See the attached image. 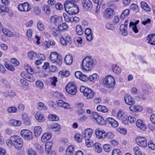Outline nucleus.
<instances>
[{"label": "nucleus", "mask_w": 155, "mask_h": 155, "mask_svg": "<svg viewBox=\"0 0 155 155\" xmlns=\"http://www.w3.org/2000/svg\"><path fill=\"white\" fill-rule=\"evenodd\" d=\"M64 6L66 12L68 14L75 15L79 12L78 6L71 1H66L64 4Z\"/></svg>", "instance_id": "obj_1"}, {"label": "nucleus", "mask_w": 155, "mask_h": 155, "mask_svg": "<svg viewBox=\"0 0 155 155\" xmlns=\"http://www.w3.org/2000/svg\"><path fill=\"white\" fill-rule=\"evenodd\" d=\"M96 63L95 59L90 56H87L82 61V66L84 70L91 71L95 66Z\"/></svg>", "instance_id": "obj_2"}, {"label": "nucleus", "mask_w": 155, "mask_h": 155, "mask_svg": "<svg viewBox=\"0 0 155 155\" xmlns=\"http://www.w3.org/2000/svg\"><path fill=\"white\" fill-rule=\"evenodd\" d=\"M49 59L52 63H56L58 65L60 66L62 63L61 56L56 52H53L51 54Z\"/></svg>", "instance_id": "obj_3"}, {"label": "nucleus", "mask_w": 155, "mask_h": 155, "mask_svg": "<svg viewBox=\"0 0 155 155\" xmlns=\"http://www.w3.org/2000/svg\"><path fill=\"white\" fill-rule=\"evenodd\" d=\"M103 83L104 86L107 88H113L115 86V81L112 76L108 75L104 78Z\"/></svg>", "instance_id": "obj_4"}, {"label": "nucleus", "mask_w": 155, "mask_h": 155, "mask_svg": "<svg viewBox=\"0 0 155 155\" xmlns=\"http://www.w3.org/2000/svg\"><path fill=\"white\" fill-rule=\"evenodd\" d=\"M12 140L13 142V146L17 150L20 149L23 144L22 139L19 136L14 135L12 136Z\"/></svg>", "instance_id": "obj_5"}, {"label": "nucleus", "mask_w": 155, "mask_h": 155, "mask_svg": "<svg viewBox=\"0 0 155 155\" xmlns=\"http://www.w3.org/2000/svg\"><path fill=\"white\" fill-rule=\"evenodd\" d=\"M80 90L87 99H92L94 97V93L92 90L89 88L85 87L82 86L80 87Z\"/></svg>", "instance_id": "obj_6"}, {"label": "nucleus", "mask_w": 155, "mask_h": 155, "mask_svg": "<svg viewBox=\"0 0 155 155\" xmlns=\"http://www.w3.org/2000/svg\"><path fill=\"white\" fill-rule=\"evenodd\" d=\"M66 90L68 93L71 95L75 94L77 91L76 86L72 82H70L66 86Z\"/></svg>", "instance_id": "obj_7"}, {"label": "nucleus", "mask_w": 155, "mask_h": 155, "mask_svg": "<svg viewBox=\"0 0 155 155\" xmlns=\"http://www.w3.org/2000/svg\"><path fill=\"white\" fill-rule=\"evenodd\" d=\"M20 134L25 140H32L33 137L32 133L29 130L27 129H23L21 130Z\"/></svg>", "instance_id": "obj_8"}, {"label": "nucleus", "mask_w": 155, "mask_h": 155, "mask_svg": "<svg viewBox=\"0 0 155 155\" xmlns=\"http://www.w3.org/2000/svg\"><path fill=\"white\" fill-rule=\"evenodd\" d=\"M114 14V10L110 8L106 9L103 13L104 19H109L112 18Z\"/></svg>", "instance_id": "obj_9"}, {"label": "nucleus", "mask_w": 155, "mask_h": 155, "mask_svg": "<svg viewBox=\"0 0 155 155\" xmlns=\"http://www.w3.org/2000/svg\"><path fill=\"white\" fill-rule=\"evenodd\" d=\"M92 117L96 121V123L100 125L105 124V122L103 117L99 115L97 113L94 112L92 114Z\"/></svg>", "instance_id": "obj_10"}, {"label": "nucleus", "mask_w": 155, "mask_h": 155, "mask_svg": "<svg viewBox=\"0 0 155 155\" xmlns=\"http://www.w3.org/2000/svg\"><path fill=\"white\" fill-rule=\"evenodd\" d=\"M50 23L55 26H58L62 21V17L55 15L52 16L49 19Z\"/></svg>", "instance_id": "obj_11"}, {"label": "nucleus", "mask_w": 155, "mask_h": 155, "mask_svg": "<svg viewBox=\"0 0 155 155\" xmlns=\"http://www.w3.org/2000/svg\"><path fill=\"white\" fill-rule=\"evenodd\" d=\"M18 8L21 11L29 12L31 9V6L28 3L25 2L19 4Z\"/></svg>", "instance_id": "obj_12"}, {"label": "nucleus", "mask_w": 155, "mask_h": 155, "mask_svg": "<svg viewBox=\"0 0 155 155\" xmlns=\"http://www.w3.org/2000/svg\"><path fill=\"white\" fill-rule=\"evenodd\" d=\"M135 140L136 143L140 146L143 147H145L147 146V141L145 138L138 136L137 137Z\"/></svg>", "instance_id": "obj_13"}, {"label": "nucleus", "mask_w": 155, "mask_h": 155, "mask_svg": "<svg viewBox=\"0 0 155 155\" xmlns=\"http://www.w3.org/2000/svg\"><path fill=\"white\" fill-rule=\"evenodd\" d=\"M53 145V143L51 141L47 142L45 145V151L48 153L47 155H56V153L54 151H51Z\"/></svg>", "instance_id": "obj_14"}, {"label": "nucleus", "mask_w": 155, "mask_h": 155, "mask_svg": "<svg viewBox=\"0 0 155 155\" xmlns=\"http://www.w3.org/2000/svg\"><path fill=\"white\" fill-rule=\"evenodd\" d=\"M93 132V130L91 128H87L85 129L82 132V138L85 139L90 138Z\"/></svg>", "instance_id": "obj_15"}, {"label": "nucleus", "mask_w": 155, "mask_h": 155, "mask_svg": "<svg viewBox=\"0 0 155 155\" xmlns=\"http://www.w3.org/2000/svg\"><path fill=\"white\" fill-rule=\"evenodd\" d=\"M82 4L84 8L86 11L91 10L93 7L92 3L89 0H82Z\"/></svg>", "instance_id": "obj_16"}, {"label": "nucleus", "mask_w": 155, "mask_h": 155, "mask_svg": "<svg viewBox=\"0 0 155 155\" xmlns=\"http://www.w3.org/2000/svg\"><path fill=\"white\" fill-rule=\"evenodd\" d=\"M125 103L127 105H131L134 104L135 103L134 99L132 97L128 94H126L124 97Z\"/></svg>", "instance_id": "obj_17"}, {"label": "nucleus", "mask_w": 155, "mask_h": 155, "mask_svg": "<svg viewBox=\"0 0 155 155\" xmlns=\"http://www.w3.org/2000/svg\"><path fill=\"white\" fill-rule=\"evenodd\" d=\"M106 123L110 124L114 127H117L118 125V122L115 120L111 117H108L106 119Z\"/></svg>", "instance_id": "obj_18"}, {"label": "nucleus", "mask_w": 155, "mask_h": 155, "mask_svg": "<svg viewBox=\"0 0 155 155\" xmlns=\"http://www.w3.org/2000/svg\"><path fill=\"white\" fill-rule=\"evenodd\" d=\"M136 124L138 128L143 130H144L146 129V125L144 121L141 120H138L136 121Z\"/></svg>", "instance_id": "obj_19"}, {"label": "nucleus", "mask_w": 155, "mask_h": 155, "mask_svg": "<svg viewBox=\"0 0 155 155\" xmlns=\"http://www.w3.org/2000/svg\"><path fill=\"white\" fill-rule=\"evenodd\" d=\"M49 128L54 131H59L61 128V126L58 123H53L49 126Z\"/></svg>", "instance_id": "obj_20"}, {"label": "nucleus", "mask_w": 155, "mask_h": 155, "mask_svg": "<svg viewBox=\"0 0 155 155\" xmlns=\"http://www.w3.org/2000/svg\"><path fill=\"white\" fill-rule=\"evenodd\" d=\"M36 119L40 122H42L45 120L44 115L40 112H37L35 115Z\"/></svg>", "instance_id": "obj_21"}, {"label": "nucleus", "mask_w": 155, "mask_h": 155, "mask_svg": "<svg viewBox=\"0 0 155 155\" xmlns=\"http://www.w3.org/2000/svg\"><path fill=\"white\" fill-rule=\"evenodd\" d=\"M0 83L2 85H4L5 87L8 88H11V84L8 81L4 78H0Z\"/></svg>", "instance_id": "obj_22"}, {"label": "nucleus", "mask_w": 155, "mask_h": 155, "mask_svg": "<svg viewBox=\"0 0 155 155\" xmlns=\"http://www.w3.org/2000/svg\"><path fill=\"white\" fill-rule=\"evenodd\" d=\"M95 134L97 137L99 139L105 138L104 134L105 132L104 130H100L97 129L95 131Z\"/></svg>", "instance_id": "obj_23"}, {"label": "nucleus", "mask_w": 155, "mask_h": 155, "mask_svg": "<svg viewBox=\"0 0 155 155\" xmlns=\"http://www.w3.org/2000/svg\"><path fill=\"white\" fill-rule=\"evenodd\" d=\"M35 136L38 137L40 136L42 132V129L41 127L36 126L34 127V130Z\"/></svg>", "instance_id": "obj_24"}, {"label": "nucleus", "mask_w": 155, "mask_h": 155, "mask_svg": "<svg viewBox=\"0 0 155 155\" xmlns=\"http://www.w3.org/2000/svg\"><path fill=\"white\" fill-rule=\"evenodd\" d=\"M148 42L151 45H155V34L149 35L147 37Z\"/></svg>", "instance_id": "obj_25"}, {"label": "nucleus", "mask_w": 155, "mask_h": 155, "mask_svg": "<svg viewBox=\"0 0 155 155\" xmlns=\"http://www.w3.org/2000/svg\"><path fill=\"white\" fill-rule=\"evenodd\" d=\"M51 137L50 133H46L44 134L41 137V140L42 142H46L49 140Z\"/></svg>", "instance_id": "obj_26"}, {"label": "nucleus", "mask_w": 155, "mask_h": 155, "mask_svg": "<svg viewBox=\"0 0 155 155\" xmlns=\"http://www.w3.org/2000/svg\"><path fill=\"white\" fill-rule=\"evenodd\" d=\"M9 124L15 127L19 126L21 124L20 120H17L15 119L10 120L9 121Z\"/></svg>", "instance_id": "obj_27"}, {"label": "nucleus", "mask_w": 155, "mask_h": 155, "mask_svg": "<svg viewBox=\"0 0 155 155\" xmlns=\"http://www.w3.org/2000/svg\"><path fill=\"white\" fill-rule=\"evenodd\" d=\"M2 31L4 34L9 37H12L13 36L12 32L7 28H2Z\"/></svg>", "instance_id": "obj_28"}, {"label": "nucleus", "mask_w": 155, "mask_h": 155, "mask_svg": "<svg viewBox=\"0 0 155 155\" xmlns=\"http://www.w3.org/2000/svg\"><path fill=\"white\" fill-rule=\"evenodd\" d=\"M99 79V75L97 74L94 73L92 75H90L88 77V81L94 82L97 81Z\"/></svg>", "instance_id": "obj_29"}, {"label": "nucleus", "mask_w": 155, "mask_h": 155, "mask_svg": "<svg viewBox=\"0 0 155 155\" xmlns=\"http://www.w3.org/2000/svg\"><path fill=\"white\" fill-rule=\"evenodd\" d=\"M37 54L33 51H31L28 52V58L30 60L35 59L37 58Z\"/></svg>", "instance_id": "obj_30"}, {"label": "nucleus", "mask_w": 155, "mask_h": 155, "mask_svg": "<svg viewBox=\"0 0 155 155\" xmlns=\"http://www.w3.org/2000/svg\"><path fill=\"white\" fill-rule=\"evenodd\" d=\"M130 110L133 112H140L142 110V107L139 105L131 106L130 107Z\"/></svg>", "instance_id": "obj_31"}, {"label": "nucleus", "mask_w": 155, "mask_h": 155, "mask_svg": "<svg viewBox=\"0 0 155 155\" xmlns=\"http://www.w3.org/2000/svg\"><path fill=\"white\" fill-rule=\"evenodd\" d=\"M49 28L52 32L53 35L55 37H57L60 34V31L59 30H57L54 27H49Z\"/></svg>", "instance_id": "obj_32"}, {"label": "nucleus", "mask_w": 155, "mask_h": 155, "mask_svg": "<svg viewBox=\"0 0 155 155\" xmlns=\"http://www.w3.org/2000/svg\"><path fill=\"white\" fill-rule=\"evenodd\" d=\"M64 61L65 63L67 65H70L71 64L73 61V58L70 54L65 56Z\"/></svg>", "instance_id": "obj_33"}, {"label": "nucleus", "mask_w": 155, "mask_h": 155, "mask_svg": "<svg viewBox=\"0 0 155 155\" xmlns=\"http://www.w3.org/2000/svg\"><path fill=\"white\" fill-rule=\"evenodd\" d=\"M22 119L24 124L26 125H30L31 124V121L28 115L24 114L22 115Z\"/></svg>", "instance_id": "obj_34"}, {"label": "nucleus", "mask_w": 155, "mask_h": 155, "mask_svg": "<svg viewBox=\"0 0 155 155\" xmlns=\"http://www.w3.org/2000/svg\"><path fill=\"white\" fill-rule=\"evenodd\" d=\"M127 116L125 112L122 110H119L117 114V117L120 120L123 119Z\"/></svg>", "instance_id": "obj_35"}, {"label": "nucleus", "mask_w": 155, "mask_h": 155, "mask_svg": "<svg viewBox=\"0 0 155 155\" xmlns=\"http://www.w3.org/2000/svg\"><path fill=\"white\" fill-rule=\"evenodd\" d=\"M68 26L65 23H63L58 26V29L60 31L66 30L68 28Z\"/></svg>", "instance_id": "obj_36"}, {"label": "nucleus", "mask_w": 155, "mask_h": 155, "mask_svg": "<svg viewBox=\"0 0 155 155\" xmlns=\"http://www.w3.org/2000/svg\"><path fill=\"white\" fill-rule=\"evenodd\" d=\"M140 5L141 8L144 11L147 12L150 11V8L145 2L142 1L140 3Z\"/></svg>", "instance_id": "obj_37"}, {"label": "nucleus", "mask_w": 155, "mask_h": 155, "mask_svg": "<svg viewBox=\"0 0 155 155\" xmlns=\"http://www.w3.org/2000/svg\"><path fill=\"white\" fill-rule=\"evenodd\" d=\"M112 70L114 73L118 74L121 73L120 68L116 64H113L112 67Z\"/></svg>", "instance_id": "obj_38"}, {"label": "nucleus", "mask_w": 155, "mask_h": 155, "mask_svg": "<svg viewBox=\"0 0 155 155\" xmlns=\"http://www.w3.org/2000/svg\"><path fill=\"white\" fill-rule=\"evenodd\" d=\"M48 118L49 120L53 121H58L59 120V117L56 114H51L48 116Z\"/></svg>", "instance_id": "obj_39"}, {"label": "nucleus", "mask_w": 155, "mask_h": 155, "mask_svg": "<svg viewBox=\"0 0 155 155\" xmlns=\"http://www.w3.org/2000/svg\"><path fill=\"white\" fill-rule=\"evenodd\" d=\"M97 110L99 111H101L103 113H106L107 112L108 109L105 106H102L99 105L97 106Z\"/></svg>", "instance_id": "obj_40"}, {"label": "nucleus", "mask_w": 155, "mask_h": 155, "mask_svg": "<svg viewBox=\"0 0 155 155\" xmlns=\"http://www.w3.org/2000/svg\"><path fill=\"white\" fill-rule=\"evenodd\" d=\"M120 30L122 34L124 36H126L127 34V27L126 26H125L124 25H123V24L121 25L120 27Z\"/></svg>", "instance_id": "obj_41"}, {"label": "nucleus", "mask_w": 155, "mask_h": 155, "mask_svg": "<svg viewBox=\"0 0 155 155\" xmlns=\"http://www.w3.org/2000/svg\"><path fill=\"white\" fill-rule=\"evenodd\" d=\"M96 151L98 153H101L102 150V145L99 143H94Z\"/></svg>", "instance_id": "obj_42"}, {"label": "nucleus", "mask_w": 155, "mask_h": 155, "mask_svg": "<svg viewBox=\"0 0 155 155\" xmlns=\"http://www.w3.org/2000/svg\"><path fill=\"white\" fill-rule=\"evenodd\" d=\"M129 27L130 28H132L133 31L135 33H137L138 32V30L137 25L135 23L131 22L130 23Z\"/></svg>", "instance_id": "obj_43"}, {"label": "nucleus", "mask_w": 155, "mask_h": 155, "mask_svg": "<svg viewBox=\"0 0 155 155\" xmlns=\"http://www.w3.org/2000/svg\"><path fill=\"white\" fill-rule=\"evenodd\" d=\"M130 11L128 9H126L120 15V19L123 20L125 17H127L129 15Z\"/></svg>", "instance_id": "obj_44"}, {"label": "nucleus", "mask_w": 155, "mask_h": 155, "mask_svg": "<svg viewBox=\"0 0 155 155\" xmlns=\"http://www.w3.org/2000/svg\"><path fill=\"white\" fill-rule=\"evenodd\" d=\"M103 147L104 151L107 152H110L112 149L111 145L109 144H104L103 146Z\"/></svg>", "instance_id": "obj_45"}, {"label": "nucleus", "mask_w": 155, "mask_h": 155, "mask_svg": "<svg viewBox=\"0 0 155 155\" xmlns=\"http://www.w3.org/2000/svg\"><path fill=\"white\" fill-rule=\"evenodd\" d=\"M38 107L39 110L45 111L47 110V107L45 104L42 102H39L38 104Z\"/></svg>", "instance_id": "obj_46"}, {"label": "nucleus", "mask_w": 155, "mask_h": 155, "mask_svg": "<svg viewBox=\"0 0 155 155\" xmlns=\"http://www.w3.org/2000/svg\"><path fill=\"white\" fill-rule=\"evenodd\" d=\"M53 95L55 97L58 99L63 100L65 99V97L64 95L61 93L58 92H56L54 93Z\"/></svg>", "instance_id": "obj_47"}, {"label": "nucleus", "mask_w": 155, "mask_h": 155, "mask_svg": "<svg viewBox=\"0 0 155 155\" xmlns=\"http://www.w3.org/2000/svg\"><path fill=\"white\" fill-rule=\"evenodd\" d=\"M76 32L79 35H81L83 33V30L82 26L80 25H77L76 27Z\"/></svg>", "instance_id": "obj_48"}, {"label": "nucleus", "mask_w": 155, "mask_h": 155, "mask_svg": "<svg viewBox=\"0 0 155 155\" xmlns=\"http://www.w3.org/2000/svg\"><path fill=\"white\" fill-rule=\"evenodd\" d=\"M85 143L88 147H92L94 145L92 140H90V139H85Z\"/></svg>", "instance_id": "obj_49"}, {"label": "nucleus", "mask_w": 155, "mask_h": 155, "mask_svg": "<svg viewBox=\"0 0 155 155\" xmlns=\"http://www.w3.org/2000/svg\"><path fill=\"white\" fill-rule=\"evenodd\" d=\"M135 155H142V152L140 151L139 147H136L133 149ZM143 155H145L143 153Z\"/></svg>", "instance_id": "obj_50"}, {"label": "nucleus", "mask_w": 155, "mask_h": 155, "mask_svg": "<svg viewBox=\"0 0 155 155\" xmlns=\"http://www.w3.org/2000/svg\"><path fill=\"white\" fill-rule=\"evenodd\" d=\"M105 138L106 137L107 139H112L114 137V135L111 132H109L108 133H105L104 134Z\"/></svg>", "instance_id": "obj_51"}, {"label": "nucleus", "mask_w": 155, "mask_h": 155, "mask_svg": "<svg viewBox=\"0 0 155 155\" xmlns=\"http://www.w3.org/2000/svg\"><path fill=\"white\" fill-rule=\"evenodd\" d=\"M17 110V108L15 106H11L8 108L7 111L9 113H15Z\"/></svg>", "instance_id": "obj_52"}, {"label": "nucleus", "mask_w": 155, "mask_h": 155, "mask_svg": "<svg viewBox=\"0 0 155 155\" xmlns=\"http://www.w3.org/2000/svg\"><path fill=\"white\" fill-rule=\"evenodd\" d=\"M59 74L61 76V77H67L69 75L70 73L68 71H61L59 72Z\"/></svg>", "instance_id": "obj_53"}, {"label": "nucleus", "mask_w": 155, "mask_h": 155, "mask_svg": "<svg viewBox=\"0 0 155 155\" xmlns=\"http://www.w3.org/2000/svg\"><path fill=\"white\" fill-rule=\"evenodd\" d=\"M85 109L84 107L77 108L76 112L79 115H81L85 113Z\"/></svg>", "instance_id": "obj_54"}, {"label": "nucleus", "mask_w": 155, "mask_h": 155, "mask_svg": "<svg viewBox=\"0 0 155 155\" xmlns=\"http://www.w3.org/2000/svg\"><path fill=\"white\" fill-rule=\"evenodd\" d=\"M4 65L6 68L8 70L11 71H14V68L12 65L5 63Z\"/></svg>", "instance_id": "obj_55"}, {"label": "nucleus", "mask_w": 155, "mask_h": 155, "mask_svg": "<svg viewBox=\"0 0 155 155\" xmlns=\"http://www.w3.org/2000/svg\"><path fill=\"white\" fill-rule=\"evenodd\" d=\"M122 153L119 149H114L112 152V155H121Z\"/></svg>", "instance_id": "obj_56"}, {"label": "nucleus", "mask_w": 155, "mask_h": 155, "mask_svg": "<svg viewBox=\"0 0 155 155\" xmlns=\"http://www.w3.org/2000/svg\"><path fill=\"white\" fill-rule=\"evenodd\" d=\"M36 84L38 87L41 89H42L43 88L44 84L42 81L39 80L36 81Z\"/></svg>", "instance_id": "obj_57"}, {"label": "nucleus", "mask_w": 155, "mask_h": 155, "mask_svg": "<svg viewBox=\"0 0 155 155\" xmlns=\"http://www.w3.org/2000/svg\"><path fill=\"white\" fill-rule=\"evenodd\" d=\"M50 79L51 84L54 87L55 86H56V83L58 81L57 78L54 77L52 78H51Z\"/></svg>", "instance_id": "obj_58"}, {"label": "nucleus", "mask_w": 155, "mask_h": 155, "mask_svg": "<svg viewBox=\"0 0 155 155\" xmlns=\"http://www.w3.org/2000/svg\"><path fill=\"white\" fill-rule=\"evenodd\" d=\"M44 11L45 14H49L51 12L49 7L47 5H45L43 7Z\"/></svg>", "instance_id": "obj_59"}, {"label": "nucleus", "mask_w": 155, "mask_h": 155, "mask_svg": "<svg viewBox=\"0 0 155 155\" xmlns=\"http://www.w3.org/2000/svg\"><path fill=\"white\" fill-rule=\"evenodd\" d=\"M75 140L78 142H81L82 141V138L81 137V135L79 134H76L74 136Z\"/></svg>", "instance_id": "obj_60"}, {"label": "nucleus", "mask_w": 155, "mask_h": 155, "mask_svg": "<svg viewBox=\"0 0 155 155\" xmlns=\"http://www.w3.org/2000/svg\"><path fill=\"white\" fill-rule=\"evenodd\" d=\"M65 40L67 41L68 43L71 44L72 43V41L71 37L69 35H66L64 36Z\"/></svg>", "instance_id": "obj_61"}, {"label": "nucleus", "mask_w": 155, "mask_h": 155, "mask_svg": "<svg viewBox=\"0 0 155 155\" xmlns=\"http://www.w3.org/2000/svg\"><path fill=\"white\" fill-rule=\"evenodd\" d=\"M130 8L137 12L138 11V5L135 4H132L130 5Z\"/></svg>", "instance_id": "obj_62"}, {"label": "nucleus", "mask_w": 155, "mask_h": 155, "mask_svg": "<svg viewBox=\"0 0 155 155\" xmlns=\"http://www.w3.org/2000/svg\"><path fill=\"white\" fill-rule=\"evenodd\" d=\"M12 139L11 136L10 139L7 140L6 141L7 145L10 148H11L12 146H13V142L12 140Z\"/></svg>", "instance_id": "obj_63"}, {"label": "nucleus", "mask_w": 155, "mask_h": 155, "mask_svg": "<svg viewBox=\"0 0 155 155\" xmlns=\"http://www.w3.org/2000/svg\"><path fill=\"white\" fill-rule=\"evenodd\" d=\"M27 153L28 155H37L35 151L30 148L28 149Z\"/></svg>", "instance_id": "obj_64"}]
</instances>
